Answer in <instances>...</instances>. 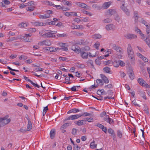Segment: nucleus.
I'll return each instance as SVG.
<instances>
[{"mask_svg": "<svg viewBox=\"0 0 150 150\" xmlns=\"http://www.w3.org/2000/svg\"><path fill=\"white\" fill-rule=\"evenodd\" d=\"M8 117V116H6L3 118H1V127L4 126L10 122L11 120Z\"/></svg>", "mask_w": 150, "mask_h": 150, "instance_id": "obj_1", "label": "nucleus"}, {"mask_svg": "<svg viewBox=\"0 0 150 150\" xmlns=\"http://www.w3.org/2000/svg\"><path fill=\"white\" fill-rule=\"evenodd\" d=\"M81 116L82 115H80V114H76L71 115L68 117H66L64 121H66L67 120H76Z\"/></svg>", "mask_w": 150, "mask_h": 150, "instance_id": "obj_2", "label": "nucleus"}, {"mask_svg": "<svg viewBox=\"0 0 150 150\" xmlns=\"http://www.w3.org/2000/svg\"><path fill=\"white\" fill-rule=\"evenodd\" d=\"M129 58L130 59L132 64H134L135 63L134 58V54L133 51H132L131 52H127Z\"/></svg>", "mask_w": 150, "mask_h": 150, "instance_id": "obj_3", "label": "nucleus"}, {"mask_svg": "<svg viewBox=\"0 0 150 150\" xmlns=\"http://www.w3.org/2000/svg\"><path fill=\"white\" fill-rule=\"evenodd\" d=\"M138 83L142 86L147 87L149 85L142 78H139L138 79Z\"/></svg>", "mask_w": 150, "mask_h": 150, "instance_id": "obj_4", "label": "nucleus"}, {"mask_svg": "<svg viewBox=\"0 0 150 150\" xmlns=\"http://www.w3.org/2000/svg\"><path fill=\"white\" fill-rule=\"evenodd\" d=\"M71 49L74 52L78 54H79V53H80L81 54V52L82 51L80 47L78 46H77L76 47L75 46H72L71 47Z\"/></svg>", "mask_w": 150, "mask_h": 150, "instance_id": "obj_5", "label": "nucleus"}, {"mask_svg": "<svg viewBox=\"0 0 150 150\" xmlns=\"http://www.w3.org/2000/svg\"><path fill=\"white\" fill-rule=\"evenodd\" d=\"M49 32L47 33L43 34L42 35V36L46 38L55 37V35L52 34V33L51 32Z\"/></svg>", "mask_w": 150, "mask_h": 150, "instance_id": "obj_6", "label": "nucleus"}, {"mask_svg": "<svg viewBox=\"0 0 150 150\" xmlns=\"http://www.w3.org/2000/svg\"><path fill=\"white\" fill-rule=\"evenodd\" d=\"M125 36L127 38L130 39L136 38H137V36L133 34H128L125 35Z\"/></svg>", "mask_w": 150, "mask_h": 150, "instance_id": "obj_7", "label": "nucleus"}, {"mask_svg": "<svg viewBox=\"0 0 150 150\" xmlns=\"http://www.w3.org/2000/svg\"><path fill=\"white\" fill-rule=\"evenodd\" d=\"M125 4L123 3L122 6L121 7V9L126 13L127 16L129 14V10L125 7Z\"/></svg>", "mask_w": 150, "mask_h": 150, "instance_id": "obj_8", "label": "nucleus"}, {"mask_svg": "<svg viewBox=\"0 0 150 150\" xmlns=\"http://www.w3.org/2000/svg\"><path fill=\"white\" fill-rule=\"evenodd\" d=\"M59 46L63 47L61 49L64 51H67L68 50V48L67 45L65 43L60 42L59 43Z\"/></svg>", "mask_w": 150, "mask_h": 150, "instance_id": "obj_9", "label": "nucleus"}, {"mask_svg": "<svg viewBox=\"0 0 150 150\" xmlns=\"http://www.w3.org/2000/svg\"><path fill=\"white\" fill-rule=\"evenodd\" d=\"M60 50V48L57 47L56 48H53L52 47H47L46 48V50L50 51V52H55L56 51Z\"/></svg>", "mask_w": 150, "mask_h": 150, "instance_id": "obj_10", "label": "nucleus"}, {"mask_svg": "<svg viewBox=\"0 0 150 150\" xmlns=\"http://www.w3.org/2000/svg\"><path fill=\"white\" fill-rule=\"evenodd\" d=\"M80 55L81 57L83 59H87L88 57V53L82 50L81 52Z\"/></svg>", "mask_w": 150, "mask_h": 150, "instance_id": "obj_11", "label": "nucleus"}, {"mask_svg": "<svg viewBox=\"0 0 150 150\" xmlns=\"http://www.w3.org/2000/svg\"><path fill=\"white\" fill-rule=\"evenodd\" d=\"M75 4L78 6H79L81 8H85L86 9H87L86 8L87 7V6L85 4L79 2H76Z\"/></svg>", "mask_w": 150, "mask_h": 150, "instance_id": "obj_12", "label": "nucleus"}, {"mask_svg": "<svg viewBox=\"0 0 150 150\" xmlns=\"http://www.w3.org/2000/svg\"><path fill=\"white\" fill-rule=\"evenodd\" d=\"M111 2L108 1L105 2L103 5L102 7L104 9L108 8L111 4Z\"/></svg>", "mask_w": 150, "mask_h": 150, "instance_id": "obj_13", "label": "nucleus"}, {"mask_svg": "<svg viewBox=\"0 0 150 150\" xmlns=\"http://www.w3.org/2000/svg\"><path fill=\"white\" fill-rule=\"evenodd\" d=\"M107 14L111 16L115 14L116 11L114 9H109L107 11Z\"/></svg>", "mask_w": 150, "mask_h": 150, "instance_id": "obj_14", "label": "nucleus"}, {"mask_svg": "<svg viewBox=\"0 0 150 150\" xmlns=\"http://www.w3.org/2000/svg\"><path fill=\"white\" fill-rule=\"evenodd\" d=\"M104 120L111 125L113 124L114 122L112 119L109 117H105Z\"/></svg>", "mask_w": 150, "mask_h": 150, "instance_id": "obj_15", "label": "nucleus"}, {"mask_svg": "<svg viewBox=\"0 0 150 150\" xmlns=\"http://www.w3.org/2000/svg\"><path fill=\"white\" fill-rule=\"evenodd\" d=\"M101 77L103 81L105 83H109V80L107 78L104 74H100Z\"/></svg>", "mask_w": 150, "mask_h": 150, "instance_id": "obj_16", "label": "nucleus"}, {"mask_svg": "<svg viewBox=\"0 0 150 150\" xmlns=\"http://www.w3.org/2000/svg\"><path fill=\"white\" fill-rule=\"evenodd\" d=\"M86 120H79L76 122V123H75L78 126L82 125L84 124H86Z\"/></svg>", "mask_w": 150, "mask_h": 150, "instance_id": "obj_17", "label": "nucleus"}, {"mask_svg": "<svg viewBox=\"0 0 150 150\" xmlns=\"http://www.w3.org/2000/svg\"><path fill=\"white\" fill-rule=\"evenodd\" d=\"M55 133V129H52L50 132V137L51 139L54 138Z\"/></svg>", "mask_w": 150, "mask_h": 150, "instance_id": "obj_18", "label": "nucleus"}, {"mask_svg": "<svg viewBox=\"0 0 150 150\" xmlns=\"http://www.w3.org/2000/svg\"><path fill=\"white\" fill-rule=\"evenodd\" d=\"M40 43V45H46L50 46L51 45V42L47 40L43 41L41 42Z\"/></svg>", "mask_w": 150, "mask_h": 150, "instance_id": "obj_19", "label": "nucleus"}, {"mask_svg": "<svg viewBox=\"0 0 150 150\" xmlns=\"http://www.w3.org/2000/svg\"><path fill=\"white\" fill-rule=\"evenodd\" d=\"M2 2H1L2 6L3 7H4L5 8H6V7L5 5H4V4L6 5H8L10 4V2L9 1H8V0H2Z\"/></svg>", "mask_w": 150, "mask_h": 150, "instance_id": "obj_20", "label": "nucleus"}, {"mask_svg": "<svg viewBox=\"0 0 150 150\" xmlns=\"http://www.w3.org/2000/svg\"><path fill=\"white\" fill-rule=\"evenodd\" d=\"M33 25L36 26H42L43 25V23L39 21H36L32 22Z\"/></svg>", "mask_w": 150, "mask_h": 150, "instance_id": "obj_21", "label": "nucleus"}, {"mask_svg": "<svg viewBox=\"0 0 150 150\" xmlns=\"http://www.w3.org/2000/svg\"><path fill=\"white\" fill-rule=\"evenodd\" d=\"M128 74L129 75L130 78L132 80L134 78V74L133 73V71L132 70H130L128 72Z\"/></svg>", "mask_w": 150, "mask_h": 150, "instance_id": "obj_22", "label": "nucleus"}, {"mask_svg": "<svg viewBox=\"0 0 150 150\" xmlns=\"http://www.w3.org/2000/svg\"><path fill=\"white\" fill-rule=\"evenodd\" d=\"M80 111L78 109L73 108V109L69 110L68 112L67 113L69 114L72 112L76 113Z\"/></svg>", "mask_w": 150, "mask_h": 150, "instance_id": "obj_23", "label": "nucleus"}, {"mask_svg": "<svg viewBox=\"0 0 150 150\" xmlns=\"http://www.w3.org/2000/svg\"><path fill=\"white\" fill-rule=\"evenodd\" d=\"M97 93L98 95L100 96H101L103 94L106 95L107 94V93L105 92L103 89L98 90L97 92Z\"/></svg>", "mask_w": 150, "mask_h": 150, "instance_id": "obj_24", "label": "nucleus"}, {"mask_svg": "<svg viewBox=\"0 0 150 150\" xmlns=\"http://www.w3.org/2000/svg\"><path fill=\"white\" fill-rule=\"evenodd\" d=\"M139 94L144 99H146V97L145 95V93L144 91H139Z\"/></svg>", "mask_w": 150, "mask_h": 150, "instance_id": "obj_25", "label": "nucleus"}, {"mask_svg": "<svg viewBox=\"0 0 150 150\" xmlns=\"http://www.w3.org/2000/svg\"><path fill=\"white\" fill-rule=\"evenodd\" d=\"M146 31L147 37L150 38V25H149L148 26L146 27Z\"/></svg>", "mask_w": 150, "mask_h": 150, "instance_id": "obj_26", "label": "nucleus"}, {"mask_svg": "<svg viewBox=\"0 0 150 150\" xmlns=\"http://www.w3.org/2000/svg\"><path fill=\"white\" fill-rule=\"evenodd\" d=\"M32 127V125L31 122H28V124L27 125V128L26 130L28 131L30 130Z\"/></svg>", "mask_w": 150, "mask_h": 150, "instance_id": "obj_27", "label": "nucleus"}, {"mask_svg": "<svg viewBox=\"0 0 150 150\" xmlns=\"http://www.w3.org/2000/svg\"><path fill=\"white\" fill-rule=\"evenodd\" d=\"M114 27V26L113 24L108 25L105 27L106 29L108 30H111L113 29Z\"/></svg>", "mask_w": 150, "mask_h": 150, "instance_id": "obj_28", "label": "nucleus"}, {"mask_svg": "<svg viewBox=\"0 0 150 150\" xmlns=\"http://www.w3.org/2000/svg\"><path fill=\"white\" fill-rule=\"evenodd\" d=\"M87 63L88 66H91L92 68H94L93 64V61L91 60H89L87 62Z\"/></svg>", "mask_w": 150, "mask_h": 150, "instance_id": "obj_29", "label": "nucleus"}, {"mask_svg": "<svg viewBox=\"0 0 150 150\" xmlns=\"http://www.w3.org/2000/svg\"><path fill=\"white\" fill-rule=\"evenodd\" d=\"M104 72L107 73H109L110 72V69L108 67H106L103 68Z\"/></svg>", "mask_w": 150, "mask_h": 150, "instance_id": "obj_30", "label": "nucleus"}, {"mask_svg": "<svg viewBox=\"0 0 150 150\" xmlns=\"http://www.w3.org/2000/svg\"><path fill=\"white\" fill-rule=\"evenodd\" d=\"M102 37V36L100 34H95L92 35L93 38L94 39H100Z\"/></svg>", "mask_w": 150, "mask_h": 150, "instance_id": "obj_31", "label": "nucleus"}, {"mask_svg": "<svg viewBox=\"0 0 150 150\" xmlns=\"http://www.w3.org/2000/svg\"><path fill=\"white\" fill-rule=\"evenodd\" d=\"M149 37H146L145 39H144V41L145 42L146 44L149 46L150 48V40L149 39Z\"/></svg>", "mask_w": 150, "mask_h": 150, "instance_id": "obj_32", "label": "nucleus"}, {"mask_svg": "<svg viewBox=\"0 0 150 150\" xmlns=\"http://www.w3.org/2000/svg\"><path fill=\"white\" fill-rule=\"evenodd\" d=\"M95 141H93L91 143L90 147L91 149H94L96 148L97 144H95Z\"/></svg>", "mask_w": 150, "mask_h": 150, "instance_id": "obj_33", "label": "nucleus"}, {"mask_svg": "<svg viewBox=\"0 0 150 150\" xmlns=\"http://www.w3.org/2000/svg\"><path fill=\"white\" fill-rule=\"evenodd\" d=\"M57 36L58 37L65 38L68 36V35L67 33L58 34H57Z\"/></svg>", "mask_w": 150, "mask_h": 150, "instance_id": "obj_34", "label": "nucleus"}, {"mask_svg": "<svg viewBox=\"0 0 150 150\" xmlns=\"http://www.w3.org/2000/svg\"><path fill=\"white\" fill-rule=\"evenodd\" d=\"M132 51H133V49L132 47L131 44H129L128 45V47L127 48V52H131Z\"/></svg>", "mask_w": 150, "mask_h": 150, "instance_id": "obj_35", "label": "nucleus"}, {"mask_svg": "<svg viewBox=\"0 0 150 150\" xmlns=\"http://www.w3.org/2000/svg\"><path fill=\"white\" fill-rule=\"evenodd\" d=\"M17 40V38L15 37H13L11 38H8L6 40V41L7 42H11L14 40Z\"/></svg>", "mask_w": 150, "mask_h": 150, "instance_id": "obj_36", "label": "nucleus"}, {"mask_svg": "<svg viewBox=\"0 0 150 150\" xmlns=\"http://www.w3.org/2000/svg\"><path fill=\"white\" fill-rule=\"evenodd\" d=\"M117 136L120 138H121L122 137V132L119 130H118L117 132Z\"/></svg>", "mask_w": 150, "mask_h": 150, "instance_id": "obj_37", "label": "nucleus"}, {"mask_svg": "<svg viewBox=\"0 0 150 150\" xmlns=\"http://www.w3.org/2000/svg\"><path fill=\"white\" fill-rule=\"evenodd\" d=\"M28 25V24L25 22H22L19 25V26L20 27H23V28L26 27Z\"/></svg>", "mask_w": 150, "mask_h": 150, "instance_id": "obj_38", "label": "nucleus"}, {"mask_svg": "<svg viewBox=\"0 0 150 150\" xmlns=\"http://www.w3.org/2000/svg\"><path fill=\"white\" fill-rule=\"evenodd\" d=\"M69 123H66L63 124L61 127L60 129L61 130L65 129L66 127L69 126Z\"/></svg>", "mask_w": 150, "mask_h": 150, "instance_id": "obj_39", "label": "nucleus"}, {"mask_svg": "<svg viewBox=\"0 0 150 150\" xmlns=\"http://www.w3.org/2000/svg\"><path fill=\"white\" fill-rule=\"evenodd\" d=\"M96 83L98 85H103V82L101 79H98L96 81Z\"/></svg>", "mask_w": 150, "mask_h": 150, "instance_id": "obj_40", "label": "nucleus"}, {"mask_svg": "<svg viewBox=\"0 0 150 150\" xmlns=\"http://www.w3.org/2000/svg\"><path fill=\"white\" fill-rule=\"evenodd\" d=\"M140 21L143 24L145 25L146 27L148 26L149 25V24L146 22V21L143 20V18H141V20Z\"/></svg>", "mask_w": 150, "mask_h": 150, "instance_id": "obj_41", "label": "nucleus"}, {"mask_svg": "<svg viewBox=\"0 0 150 150\" xmlns=\"http://www.w3.org/2000/svg\"><path fill=\"white\" fill-rule=\"evenodd\" d=\"M134 17L135 19V21H137L138 18V13L137 12L135 11L134 12Z\"/></svg>", "mask_w": 150, "mask_h": 150, "instance_id": "obj_42", "label": "nucleus"}, {"mask_svg": "<svg viewBox=\"0 0 150 150\" xmlns=\"http://www.w3.org/2000/svg\"><path fill=\"white\" fill-rule=\"evenodd\" d=\"M115 19L116 21L119 23H121L122 22V21L120 19V16L118 15H117V16L115 17Z\"/></svg>", "mask_w": 150, "mask_h": 150, "instance_id": "obj_43", "label": "nucleus"}, {"mask_svg": "<svg viewBox=\"0 0 150 150\" xmlns=\"http://www.w3.org/2000/svg\"><path fill=\"white\" fill-rule=\"evenodd\" d=\"M23 37L24 40L26 42H30L32 40H30L29 39V38L26 37V36L25 35V36H23Z\"/></svg>", "mask_w": 150, "mask_h": 150, "instance_id": "obj_44", "label": "nucleus"}, {"mask_svg": "<svg viewBox=\"0 0 150 150\" xmlns=\"http://www.w3.org/2000/svg\"><path fill=\"white\" fill-rule=\"evenodd\" d=\"M76 66L79 68L81 69H83L85 68V65L84 64H77Z\"/></svg>", "mask_w": 150, "mask_h": 150, "instance_id": "obj_45", "label": "nucleus"}, {"mask_svg": "<svg viewBox=\"0 0 150 150\" xmlns=\"http://www.w3.org/2000/svg\"><path fill=\"white\" fill-rule=\"evenodd\" d=\"M108 132L111 135L115 133L114 130L111 128L108 129Z\"/></svg>", "mask_w": 150, "mask_h": 150, "instance_id": "obj_46", "label": "nucleus"}, {"mask_svg": "<svg viewBox=\"0 0 150 150\" xmlns=\"http://www.w3.org/2000/svg\"><path fill=\"white\" fill-rule=\"evenodd\" d=\"M115 50H116L117 52L120 53L121 52V51L122 50L121 48L118 46H117Z\"/></svg>", "mask_w": 150, "mask_h": 150, "instance_id": "obj_47", "label": "nucleus"}, {"mask_svg": "<svg viewBox=\"0 0 150 150\" xmlns=\"http://www.w3.org/2000/svg\"><path fill=\"white\" fill-rule=\"evenodd\" d=\"M112 20L110 18H107L104 20V22L105 23H110L112 22Z\"/></svg>", "mask_w": 150, "mask_h": 150, "instance_id": "obj_48", "label": "nucleus"}, {"mask_svg": "<svg viewBox=\"0 0 150 150\" xmlns=\"http://www.w3.org/2000/svg\"><path fill=\"white\" fill-rule=\"evenodd\" d=\"M80 115H82V116H90L91 115V114L88 112H84L82 114H80Z\"/></svg>", "mask_w": 150, "mask_h": 150, "instance_id": "obj_49", "label": "nucleus"}, {"mask_svg": "<svg viewBox=\"0 0 150 150\" xmlns=\"http://www.w3.org/2000/svg\"><path fill=\"white\" fill-rule=\"evenodd\" d=\"M27 59V57L24 55H21L19 57V59L20 60H24Z\"/></svg>", "mask_w": 150, "mask_h": 150, "instance_id": "obj_50", "label": "nucleus"}, {"mask_svg": "<svg viewBox=\"0 0 150 150\" xmlns=\"http://www.w3.org/2000/svg\"><path fill=\"white\" fill-rule=\"evenodd\" d=\"M117 46L115 44L113 43H111L110 45V47L114 50L116 49V47H117Z\"/></svg>", "mask_w": 150, "mask_h": 150, "instance_id": "obj_51", "label": "nucleus"}, {"mask_svg": "<svg viewBox=\"0 0 150 150\" xmlns=\"http://www.w3.org/2000/svg\"><path fill=\"white\" fill-rule=\"evenodd\" d=\"M118 64H119V65H120L122 67H123L125 66V64L122 61L119 60L118 61Z\"/></svg>", "mask_w": 150, "mask_h": 150, "instance_id": "obj_52", "label": "nucleus"}, {"mask_svg": "<svg viewBox=\"0 0 150 150\" xmlns=\"http://www.w3.org/2000/svg\"><path fill=\"white\" fill-rule=\"evenodd\" d=\"M100 43L99 42H97L94 44L95 47L97 50L98 49V48L99 47Z\"/></svg>", "mask_w": 150, "mask_h": 150, "instance_id": "obj_53", "label": "nucleus"}, {"mask_svg": "<svg viewBox=\"0 0 150 150\" xmlns=\"http://www.w3.org/2000/svg\"><path fill=\"white\" fill-rule=\"evenodd\" d=\"M113 65L114 67H117L119 66V64L118 63V62L116 61H115L113 63Z\"/></svg>", "mask_w": 150, "mask_h": 150, "instance_id": "obj_54", "label": "nucleus"}, {"mask_svg": "<svg viewBox=\"0 0 150 150\" xmlns=\"http://www.w3.org/2000/svg\"><path fill=\"white\" fill-rule=\"evenodd\" d=\"M34 8L35 7L33 6L28 7L27 11H32L34 10Z\"/></svg>", "mask_w": 150, "mask_h": 150, "instance_id": "obj_55", "label": "nucleus"}, {"mask_svg": "<svg viewBox=\"0 0 150 150\" xmlns=\"http://www.w3.org/2000/svg\"><path fill=\"white\" fill-rule=\"evenodd\" d=\"M77 132V129L75 128H73L72 130V134L73 135H75Z\"/></svg>", "mask_w": 150, "mask_h": 150, "instance_id": "obj_56", "label": "nucleus"}, {"mask_svg": "<svg viewBox=\"0 0 150 150\" xmlns=\"http://www.w3.org/2000/svg\"><path fill=\"white\" fill-rule=\"evenodd\" d=\"M95 125L96 126H97V127H99L101 129H102V128L103 127V126H104L103 125L101 124H100L99 123L96 124Z\"/></svg>", "mask_w": 150, "mask_h": 150, "instance_id": "obj_57", "label": "nucleus"}, {"mask_svg": "<svg viewBox=\"0 0 150 150\" xmlns=\"http://www.w3.org/2000/svg\"><path fill=\"white\" fill-rule=\"evenodd\" d=\"M59 59L60 61H67V59L65 57H60Z\"/></svg>", "mask_w": 150, "mask_h": 150, "instance_id": "obj_58", "label": "nucleus"}, {"mask_svg": "<svg viewBox=\"0 0 150 150\" xmlns=\"http://www.w3.org/2000/svg\"><path fill=\"white\" fill-rule=\"evenodd\" d=\"M35 70L36 71H42L43 70V69L41 67L36 68L35 69Z\"/></svg>", "mask_w": 150, "mask_h": 150, "instance_id": "obj_59", "label": "nucleus"}, {"mask_svg": "<svg viewBox=\"0 0 150 150\" xmlns=\"http://www.w3.org/2000/svg\"><path fill=\"white\" fill-rule=\"evenodd\" d=\"M73 147L75 150H78L80 149V147H79L77 144H74Z\"/></svg>", "mask_w": 150, "mask_h": 150, "instance_id": "obj_60", "label": "nucleus"}, {"mask_svg": "<svg viewBox=\"0 0 150 150\" xmlns=\"http://www.w3.org/2000/svg\"><path fill=\"white\" fill-rule=\"evenodd\" d=\"M132 104L134 105L135 106H137L139 107L140 106L137 103L135 100H134L132 101Z\"/></svg>", "mask_w": 150, "mask_h": 150, "instance_id": "obj_61", "label": "nucleus"}, {"mask_svg": "<svg viewBox=\"0 0 150 150\" xmlns=\"http://www.w3.org/2000/svg\"><path fill=\"white\" fill-rule=\"evenodd\" d=\"M111 136L112 138H113V140H114L115 141H117V138L115 133L111 135Z\"/></svg>", "mask_w": 150, "mask_h": 150, "instance_id": "obj_62", "label": "nucleus"}, {"mask_svg": "<svg viewBox=\"0 0 150 150\" xmlns=\"http://www.w3.org/2000/svg\"><path fill=\"white\" fill-rule=\"evenodd\" d=\"M83 13L86 15H89V16H91L92 15V14H91L90 12L85 11L83 12Z\"/></svg>", "mask_w": 150, "mask_h": 150, "instance_id": "obj_63", "label": "nucleus"}, {"mask_svg": "<svg viewBox=\"0 0 150 150\" xmlns=\"http://www.w3.org/2000/svg\"><path fill=\"white\" fill-rule=\"evenodd\" d=\"M1 95L4 97H6L7 95V93L5 91H3L1 94Z\"/></svg>", "mask_w": 150, "mask_h": 150, "instance_id": "obj_64", "label": "nucleus"}]
</instances>
